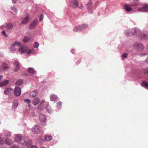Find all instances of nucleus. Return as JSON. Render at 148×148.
I'll return each mask as SVG.
<instances>
[{
	"label": "nucleus",
	"mask_w": 148,
	"mask_h": 148,
	"mask_svg": "<svg viewBox=\"0 0 148 148\" xmlns=\"http://www.w3.org/2000/svg\"><path fill=\"white\" fill-rule=\"evenodd\" d=\"M10 67V64L8 62H3L0 66V74L8 71Z\"/></svg>",
	"instance_id": "nucleus-1"
},
{
	"label": "nucleus",
	"mask_w": 148,
	"mask_h": 148,
	"mask_svg": "<svg viewBox=\"0 0 148 148\" xmlns=\"http://www.w3.org/2000/svg\"><path fill=\"white\" fill-rule=\"evenodd\" d=\"M25 137L20 134H17L15 138V141L18 144L23 145L25 142Z\"/></svg>",
	"instance_id": "nucleus-2"
},
{
	"label": "nucleus",
	"mask_w": 148,
	"mask_h": 148,
	"mask_svg": "<svg viewBox=\"0 0 148 148\" xmlns=\"http://www.w3.org/2000/svg\"><path fill=\"white\" fill-rule=\"evenodd\" d=\"M141 30L139 29L135 28L133 30L132 34L134 37H138L139 38L141 34Z\"/></svg>",
	"instance_id": "nucleus-3"
},
{
	"label": "nucleus",
	"mask_w": 148,
	"mask_h": 148,
	"mask_svg": "<svg viewBox=\"0 0 148 148\" xmlns=\"http://www.w3.org/2000/svg\"><path fill=\"white\" fill-rule=\"evenodd\" d=\"M132 44L131 42L130 41H126L123 44V48L125 51L128 52L129 51V49L131 47Z\"/></svg>",
	"instance_id": "nucleus-4"
},
{
	"label": "nucleus",
	"mask_w": 148,
	"mask_h": 148,
	"mask_svg": "<svg viewBox=\"0 0 148 148\" xmlns=\"http://www.w3.org/2000/svg\"><path fill=\"white\" fill-rule=\"evenodd\" d=\"M29 15L28 13H26L22 19V21L21 23L22 24H25L28 23L29 21Z\"/></svg>",
	"instance_id": "nucleus-5"
},
{
	"label": "nucleus",
	"mask_w": 148,
	"mask_h": 148,
	"mask_svg": "<svg viewBox=\"0 0 148 148\" xmlns=\"http://www.w3.org/2000/svg\"><path fill=\"white\" fill-rule=\"evenodd\" d=\"M134 48L139 51H141L144 49V47L142 43L139 42H136L134 45Z\"/></svg>",
	"instance_id": "nucleus-6"
},
{
	"label": "nucleus",
	"mask_w": 148,
	"mask_h": 148,
	"mask_svg": "<svg viewBox=\"0 0 148 148\" xmlns=\"http://www.w3.org/2000/svg\"><path fill=\"white\" fill-rule=\"evenodd\" d=\"M41 128L39 125H35L32 128V131L36 134L40 133Z\"/></svg>",
	"instance_id": "nucleus-7"
},
{
	"label": "nucleus",
	"mask_w": 148,
	"mask_h": 148,
	"mask_svg": "<svg viewBox=\"0 0 148 148\" xmlns=\"http://www.w3.org/2000/svg\"><path fill=\"white\" fill-rule=\"evenodd\" d=\"M13 64L14 67V71L15 72L17 71L20 69V64L18 61L15 60Z\"/></svg>",
	"instance_id": "nucleus-8"
},
{
	"label": "nucleus",
	"mask_w": 148,
	"mask_h": 148,
	"mask_svg": "<svg viewBox=\"0 0 148 148\" xmlns=\"http://www.w3.org/2000/svg\"><path fill=\"white\" fill-rule=\"evenodd\" d=\"M39 119L42 125H46V118L45 115L44 114L40 115Z\"/></svg>",
	"instance_id": "nucleus-9"
},
{
	"label": "nucleus",
	"mask_w": 148,
	"mask_h": 148,
	"mask_svg": "<svg viewBox=\"0 0 148 148\" xmlns=\"http://www.w3.org/2000/svg\"><path fill=\"white\" fill-rule=\"evenodd\" d=\"M14 94L16 96H19L21 94V88L18 86L15 87L14 90Z\"/></svg>",
	"instance_id": "nucleus-10"
},
{
	"label": "nucleus",
	"mask_w": 148,
	"mask_h": 148,
	"mask_svg": "<svg viewBox=\"0 0 148 148\" xmlns=\"http://www.w3.org/2000/svg\"><path fill=\"white\" fill-rule=\"evenodd\" d=\"M38 22L37 19H34L31 23L29 26V28L31 29H34L37 25Z\"/></svg>",
	"instance_id": "nucleus-11"
},
{
	"label": "nucleus",
	"mask_w": 148,
	"mask_h": 148,
	"mask_svg": "<svg viewBox=\"0 0 148 148\" xmlns=\"http://www.w3.org/2000/svg\"><path fill=\"white\" fill-rule=\"evenodd\" d=\"M70 5L73 8L78 7V2L76 0H73L70 2Z\"/></svg>",
	"instance_id": "nucleus-12"
},
{
	"label": "nucleus",
	"mask_w": 148,
	"mask_h": 148,
	"mask_svg": "<svg viewBox=\"0 0 148 148\" xmlns=\"http://www.w3.org/2000/svg\"><path fill=\"white\" fill-rule=\"evenodd\" d=\"M25 142L23 145H25L27 148H29L32 145V140L30 139H26L25 138Z\"/></svg>",
	"instance_id": "nucleus-13"
},
{
	"label": "nucleus",
	"mask_w": 148,
	"mask_h": 148,
	"mask_svg": "<svg viewBox=\"0 0 148 148\" xmlns=\"http://www.w3.org/2000/svg\"><path fill=\"white\" fill-rule=\"evenodd\" d=\"M148 38V34L144 33L141 32L139 39L141 40H147Z\"/></svg>",
	"instance_id": "nucleus-14"
},
{
	"label": "nucleus",
	"mask_w": 148,
	"mask_h": 148,
	"mask_svg": "<svg viewBox=\"0 0 148 148\" xmlns=\"http://www.w3.org/2000/svg\"><path fill=\"white\" fill-rule=\"evenodd\" d=\"M27 50V47L26 46L24 45L19 49L18 51L20 53H23L25 52Z\"/></svg>",
	"instance_id": "nucleus-15"
},
{
	"label": "nucleus",
	"mask_w": 148,
	"mask_h": 148,
	"mask_svg": "<svg viewBox=\"0 0 148 148\" xmlns=\"http://www.w3.org/2000/svg\"><path fill=\"white\" fill-rule=\"evenodd\" d=\"M52 137L49 134L46 135L45 136V140L47 141H51L52 139Z\"/></svg>",
	"instance_id": "nucleus-16"
},
{
	"label": "nucleus",
	"mask_w": 148,
	"mask_h": 148,
	"mask_svg": "<svg viewBox=\"0 0 148 148\" xmlns=\"http://www.w3.org/2000/svg\"><path fill=\"white\" fill-rule=\"evenodd\" d=\"M138 10L140 12H144L148 11V6L140 8L138 9Z\"/></svg>",
	"instance_id": "nucleus-17"
},
{
	"label": "nucleus",
	"mask_w": 148,
	"mask_h": 148,
	"mask_svg": "<svg viewBox=\"0 0 148 148\" xmlns=\"http://www.w3.org/2000/svg\"><path fill=\"white\" fill-rule=\"evenodd\" d=\"M40 101V99L38 97H36L33 99L32 103L33 105L36 106L39 103Z\"/></svg>",
	"instance_id": "nucleus-18"
},
{
	"label": "nucleus",
	"mask_w": 148,
	"mask_h": 148,
	"mask_svg": "<svg viewBox=\"0 0 148 148\" xmlns=\"http://www.w3.org/2000/svg\"><path fill=\"white\" fill-rule=\"evenodd\" d=\"M15 45L14 44V43H13L10 46V50L11 52L13 53H14L15 52L16 49L15 48Z\"/></svg>",
	"instance_id": "nucleus-19"
},
{
	"label": "nucleus",
	"mask_w": 148,
	"mask_h": 148,
	"mask_svg": "<svg viewBox=\"0 0 148 148\" xmlns=\"http://www.w3.org/2000/svg\"><path fill=\"white\" fill-rule=\"evenodd\" d=\"M5 144L8 145H11L13 142V140L8 137L5 138Z\"/></svg>",
	"instance_id": "nucleus-20"
},
{
	"label": "nucleus",
	"mask_w": 148,
	"mask_h": 148,
	"mask_svg": "<svg viewBox=\"0 0 148 148\" xmlns=\"http://www.w3.org/2000/svg\"><path fill=\"white\" fill-rule=\"evenodd\" d=\"M57 98V96L54 94H51L50 96V100L51 101H56Z\"/></svg>",
	"instance_id": "nucleus-21"
},
{
	"label": "nucleus",
	"mask_w": 148,
	"mask_h": 148,
	"mask_svg": "<svg viewBox=\"0 0 148 148\" xmlns=\"http://www.w3.org/2000/svg\"><path fill=\"white\" fill-rule=\"evenodd\" d=\"M18 106V102L17 100H14L12 103V108L13 109H16Z\"/></svg>",
	"instance_id": "nucleus-22"
},
{
	"label": "nucleus",
	"mask_w": 148,
	"mask_h": 148,
	"mask_svg": "<svg viewBox=\"0 0 148 148\" xmlns=\"http://www.w3.org/2000/svg\"><path fill=\"white\" fill-rule=\"evenodd\" d=\"M38 94V92L37 90H35L31 92L30 93V96L33 97H34L37 96Z\"/></svg>",
	"instance_id": "nucleus-23"
},
{
	"label": "nucleus",
	"mask_w": 148,
	"mask_h": 148,
	"mask_svg": "<svg viewBox=\"0 0 148 148\" xmlns=\"http://www.w3.org/2000/svg\"><path fill=\"white\" fill-rule=\"evenodd\" d=\"M12 90H13L11 88H7L5 89L4 92L5 95H8L10 94Z\"/></svg>",
	"instance_id": "nucleus-24"
},
{
	"label": "nucleus",
	"mask_w": 148,
	"mask_h": 148,
	"mask_svg": "<svg viewBox=\"0 0 148 148\" xmlns=\"http://www.w3.org/2000/svg\"><path fill=\"white\" fill-rule=\"evenodd\" d=\"M13 27V24L10 23H8L5 26L6 29L8 30L11 29Z\"/></svg>",
	"instance_id": "nucleus-25"
},
{
	"label": "nucleus",
	"mask_w": 148,
	"mask_h": 148,
	"mask_svg": "<svg viewBox=\"0 0 148 148\" xmlns=\"http://www.w3.org/2000/svg\"><path fill=\"white\" fill-rule=\"evenodd\" d=\"M4 141L0 137V147L1 148H6L5 146L3 144Z\"/></svg>",
	"instance_id": "nucleus-26"
},
{
	"label": "nucleus",
	"mask_w": 148,
	"mask_h": 148,
	"mask_svg": "<svg viewBox=\"0 0 148 148\" xmlns=\"http://www.w3.org/2000/svg\"><path fill=\"white\" fill-rule=\"evenodd\" d=\"M81 30L82 31L84 29L88 26V25L87 24H83L79 26Z\"/></svg>",
	"instance_id": "nucleus-27"
},
{
	"label": "nucleus",
	"mask_w": 148,
	"mask_h": 148,
	"mask_svg": "<svg viewBox=\"0 0 148 148\" xmlns=\"http://www.w3.org/2000/svg\"><path fill=\"white\" fill-rule=\"evenodd\" d=\"M125 11L127 12H130L132 9V8L130 7L128 5L125 4Z\"/></svg>",
	"instance_id": "nucleus-28"
},
{
	"label": "nucleus",
	"mask_w": 148,
	"mask_h": 148,
	"mask_svg": "<svg viewBox=\"0 0 148 148\" xmlns=\"http://www.w3.org/2000/svg\"><path fill=\"white\" fill-rule=\"evenodd\" d=\"M28 72L33 75H34L35 73V72L34 69L33 68L29 67L27 70Z\"/></svg>",
	"instance_id": "nucleus-29"
},
{
	"label": "nucleus",
	"mask_w": 148,
	"mask_h": 148,
	"mask_svg": "<svg viewBox=\"0 0 148 148\" xmlns=\"http://www.w3.org/2000/svg\"><path fill=\"white\" fill-rule=\"evenodd\" d=\"M23 81L22 79H18L16 81L15 84L16 85L18 86H21L23 84Z\"/></svg>",
	"instance_id": "nucleus-30"
},
{
	"label": "nucleus",
	"mask_w": 148,
	"mask_h": 148,
	"mask_svg": "<svg viewBox=\"0 0 148 148\" xmlns=\"http://www.w3.org/2000/svg\"><path fill=\"white\" fill-rule=\"evenodd\" d=\"M46 106L45 104L40 103L38 107V109L39 110H43L45 107Z\"/></svg>",
	"instance_id": "nucleus-31"
},
{
	"label": "nucleus",
	"mask_w": 148,
	"mask_h": 148,
	"mask_svg": "<svg viewBox=\"0 0 148 148\" xmlns=\"http://www.w3.org/2000/svg\"><path fill=\"white\" fill-rule=\"evenodd\" d=\"M31 38L30 36H26L23 39V41L24 43H26L29 41L30 39Z\"/></svg>",
	"instance_id": "nucleus-32"
},
{
	"label": "nucleus",
	"mask_w": 148,
	"mask_h": 148,
	"mask_svg": "<svg viewBox=\"0 0 148 148\" xmlns=\"http://www.w3.org/2000/svg\"><path fill=\"white\" fill-rule=\"evenodd\" d=\"M9 83L8 80H5L0 83V86L2 87L7 85Z\"/></svg>",
	"instance_id": "nucleus-33"
},
{
	"label": "nucleus",
	"mask_w": 148,
	"mask_h": 148,
	"mask_svg": "<svg viewBox=\"0 0 148 148\" xmlns=\"http://www.w3.org/2000/svg\"><path fill=\"white\" fill-rule=\"evenodd\" d=\"M132 31L130 29H127L124 31L125 34L127 36H128L132 34Z\"/></svg>",
	"instance_id": "nucleus-34"
},
{
	"label": "nucleus",
	"mask_w": 148,
	"mask_h": 148,
	"mask_svg": "<svg viewBox=\"0 0 148 148\" xmlns=\"http://www.w3.org/2000/svg\"><path fill=\"white\" fill-rule=\"evenodd\" d=\"M46 109L48 113L49 114H51L53 112V110L49 106H47Z\"/></svg>",
	"instance_id": "nucleus-35"
},
{
	"label": "nucleus",
	"mask_w": 148,
	"mask_h": 148,
	"mask_svg": "<svg viewBox=\"0 0 148 148\" xmlns=\"http://www.w3.org/2000/svg\"><path fill=\"white\" fill-rule=\"evenodd\" d=\"M56 107L59 109H61L62 107V102L61 101H59L56 103Z\"/></svg>",
	"instance_id": "nucleus-36"
},
{
	"label": "nucleus",
	"mask_w": 148,
	"mask_h": 148,
	"mask_svg": "<svg viewBox=\"0 0 148 148\" xmlns=\"http://www.w3.org/2000/svg\"><path fill=\"white\" fill-rule=\"evenodd\" d=\"M141 86L145 88H148V83L145 82H143L141 84Z\"/></svg>",
	"instance_id": "nucleus-37"
},
{
	"label": "nucleus",
	"mask_w": 148,
	"mask_h": 148,
	"mask_svg": "<svg viewBox=\"0 0 148 148\" xmlns=\"http://www.w3.org/2000/svg\"><path fill=\"white\" fill-rule=\"evenodd\" d=\"M73 30V32H78L81 31L79 26L75 27Z\"/></svg>",
	"instance_id": "nucleus-38"
},
{
	"label": "nucleus",
	"mask_w": 148,
	"mask_h": 148,
	"mask_svg": "<svg viewBox=\"0 0 148 148\" xmlns=\"http://www.w3.org/2000/svg\"><path fill=\"white\" fill-rule=\"evenodd\" d=\"M24 102L26 104H27L28 106L29 107L30 106V103L31 102V101L30 99H25L24 100Z\"/></svg>",
	"instance_id": "nucleus-39"
},
{
	"label": "nucleus",
	"mask_w": 148,
	"mask_h": 148,
	"mask_svg": "<svg viewBox=\"0 0 148 148\" xmlns=\"http://www.w3.org/2000/svg\"><path fill=\"white\" fill-rule=\"evenodd\" d=\"M86 6L87 10H88V9H90L92 8V3L91 2H89L87 4Z\"/></svg>",
	"instance_id": "nucleus-40"
},
{
	"label": "nucleus",
	"mask_w": 148,
	"mask_h": 148,
	"mask_svg": "<svg viewBox=\"0 0 148 148\" xmlns=\"http://www.w3.org/2000/svg\"><path fill=\"white\" fill-rule=\"evenodd\" d=\"M128 55L127 53H123L121 55V57L122 58H126Z\"/></svg>",
	"instance_id": "nucleus-41"
},
{
	"label": "nucleus",
	"mask_w": 148,
	"mask_h": 148,
	"mask_svg": "<svg viewBox=\"0 0 148 148\" xmlns=\"http://www.w3.org/2000/svg\"><path fill=\"white\" fill-rule=\"evenodd\" d=\"M39 46V44L37 42H35L34 45V47L36 49L38 48Z\"/></svg>",
	"instance_id": "nucleus-42"
},
{
	"label": "nucleus",
	"mask_w": 148,
	"mask_h": 148,
	"mask_svg": "<svg viewBox=\"0 0 148 148\" xmlns=\"http://www.w3.org/2000/svg\"><path fill=\"white\" fill-rule=\"evenodd\" d=\"M32 53L33 55H35L37 53V51L36 50L34 49V48H33L32 49Z\"/></svg>",
	"instance_id": "nucleus-43"
},
{
	"label": "nucleus",
	"mask_w": 148,
	"mask_h": 148,
	"mask_svg": "<svg viewBox=\"0 0 148 148\" xmlns=\"http://www.w3.org/2000/svg\"><path fill=\"white\" fill-rule=\"evenodd\" d=\"M15 45H17L18 47H20L21 46V43L20 42H18L17 41H15L13 43Z\"/></svg>",
	"instance_id": "nucleus-44"
},
{
	"label": "nucleus",
	"mask_w": 148,
	"mask_h": 148,
	"mask_svg": "<svg viewBox=\"0 0 148 148\" xmlns=\"http://www.w3.org/2000/svg\"><path fill=\"white\" fill-rule=\"evenodd\" d=\"M38 142L40 143V144H42L43 142V140L42 138L40 137L38 139Z\"/></svg>",
	"instance_id": "nucleus-45"
},
{
	"label": "nucleus",
	"mask_w": 148,
	"mask_h": 148,
	"mask_svg": "<svg viewBox=\"0 0 148 148\" xmlns=\"http://www.w3.org/2000/svg\"><path fill=\"white\" fill-rule=\"evenodd\" d=\"M44 16V14L42 13L39 16V21H41L42 20Z\"/></svg>",
	"instance_id": "nucleus-46"
},
{
	"label": "nucleus",
	"mask_w": 148,
	"mask_h": 148,
	"mask_svg": "<svg viewBox=\"0 0 148 148\" xmlns=\"http://www.w3.org/2000/svg\"><path fill=\"white\" fill-rule=\"evenodd\" d=\"M11 9L13 10L15 13L16 14L17 13V9L15 7H14V6H13V7H11Z\"/></svg>",
	"instance_id": "nucleus-47"
},
{
	"label": "nucleus",
	"mask_w": 148,
	"mask_h": 148,
	"mask_svg": "<svg viewBox=\"0 0 148 148\" xmlns=\"http://www.w3.org/2000/svg\"><path fill=\"white\" fill-rule=\"evenodd\" d=\"M144 73L148 74V68H145L142 70Z\"/></svg>",
	"instance_id": "nucleus-48"
},
{
	"label": "nucleus",
	"mask_w": 148,
	"mask_h": 148,
	"mask_svg": "<svg viewBox=\"0 0 148 148\" xmlns=\"http://www.w3.org/2000/svg\"><path fill=\"white\" fill-rule=\"evenodd\" d=\"M144 5H143L141 4L140 3H138L134 4V6H141Z\"/></svg>",
	"instance_id": "nucleus-49"
},
{
	"label": "nucleus",
	"mask_w": 148,
	"mask_h": 148,
	"mask_svg": "<svg viewBox=\"0 0 148 148\" xmlns=\"http://www.w3.org/2000/svg\"><path fill=\"white\" fill-rule=\"evenodd\" d=\"M5 135L7 136H10L11 135V133L9 132H6L5 133Z\"/></svg>",
	"instance_id": "nucleus-50"
},
{
	"label": "nucleus",
	"mask_w": 148,
	"mask_h": 148,
	"mask_svg": "<svg viewBox=\"0 0 148 148\" xmlns=\"http://www.w3.org/2000/svg\"><path fill=\"white\" fill-rule=\"evenodd\" d=\"M88 10L90 14H93V12L92 10V8L90 9H88Z\"/></svg>",
	"instance_id": "nucleus-51"
},
{
	"label": "nucleus",
	"mask_w": 148,
	"mask_h": 148,
	"mask_svg": "<svg viewBox=\"0 0 148 148\" xmlns=\"http://www.w3.org/2000/svg\"><path fill=\"white\" fill-rule=\"evenodd\" d=\"M10 148H18V146L15 145H13L10 146Z\"/></svg>",
	"instance_id": "nucleus-52"
},
{
	"label": "nucleus",
	"mask_w": 148,
	"mask_h": 148,
	"mask_svg": "<svg viewBox=\"0 0 148 148\" xmlns=\"http://www.w3.org/2000/svg\"><path fill=\"white\" fill-rule=\"evenodd\" d=\"M2 35L3 36H5V37H7V34L6 33L5 31H3L2 32Z\"/></svg>",
	"instance_id": "nucleus-53"
},
{
	"label": "nucleus",
	"mask_w": 148,
	"mask_h": 148,
	"mask_svg": "<svg viewBox=\"0 0 148 148\" xmlns=\"http://www.w3.org/2000/svg\"><path fill=\"white\" fill-rule=\"evenodd\" d=\"M31 53H32V49H29L27 52V54H29Z\"/></svg>",
	"instance_id": "nucleus-54"
},
{
	"label": "nucleus",
	"mask_w": 148,
	"mask_h": 148,
	"mask_svg": "<svg viewBox=\"0 0 148 148\" xmlns=\"http://www.w3.org/2000/svg\"><path fill=\"white\" fill-rule=\"evenodd\" d=\"M29 148H37V147L36 146L32 145Z\"/></svg>",
	"instance_id": "nucleus-55"
},
{
	"label": "nucleus",
	"mask_w": 148,
	"mask_h": 148,
	"mask_svg": "<svg viewBox=\"0 0 148 148\" xmlns=\"http://www.w3.org/2000/svg\"><path fill=\"white\" fill-rule=\"evenodd\" d=\"M45 100L43 99L41 101L40 103L45 104Z\"/></svg>",
	"instance_id": "nucleus-56"
},
{
	"label": "nucleus",
	"mask_w": 148,
	"mask_h": 148,
	"mask_svg": "<svg viewBox=\"0 0 148 148\" xmlns=\"http://www.w3.org/2000/svg\"><path fill=\"white\" fill-rule=\"evenodd\" d=\"M4 56L3 54L2 53H0V57L3 58L4 57Z\"/></svg>",
	"instance_id": "nucleus-57"
},
{
	"label": "nucleus",
	"mask_w": 148,
	"mask_h": 148,
	"mask_svg": "<svg viewBox=\"0 0 148 148\" xmlns=\"http://www.w3.org/2000/svg\"><path fill=\"white\" fill-rule=\"evenodd\" d=\"M145 62H146L147 64H148V56L147 58V59L145 60Z\"/></svg>",
	"instance_id": "nucleus-58"
},
{
	"label": "nucleus",
	"mask_w": 148,
	"mask_h": 148,
	"mask_svg": "<svg viewBox=\"0 0 148 148\" xmlns=\"http://www.w3.org/2000/svg\"><path fill=\"white\" fill-rule=\"evenodd\" d=\"M147 53H141V56H145V55H147Z\"/></svg>",
	"instance_id": "nucleus-59"
},
{
	"label": "nucleus",
	"mask_w": 148,
	"mask_h": 148,
	"mask_svg": "<svg viewBox=\"0 0 148 148\" xmlns=\"http://www.w3.org/2000/svg\"><path fill=\"white\" fill-rule=\"evenodd\" d=\"M17 0H12L13 3H15Z\"/></svg>",
	"instance_id": "nucleus-60"
},
{
	"label": "nucleus",
	"mask_w": 148,
	"mask_h": 148,
	"mask_svg": "<svg viewBox=\"0 0 148 148\" xmlns=\"http://www.w3.org/2000/svg\"><path fill=\"white\" fill-rule=\"evenodd\" d=\"M78 7L79 9H82L83 7V5L82 4H81V5L79 7L78 6Z\"/></svg>",
	"instance_id": "nucleus-61"
},
{
	"label": "nucleus",
	"mask_w": 148,
	"mask_h": 148,
	"mask_svg": "<svg viewBox=\"0 0 148 148\" xmlns=\"http://www.w3.org/2000/svg\"><path fill=\"white\" fill-rule=\"evenodd\" d=\"M71 52L72 53H74V49H71Z\"/></svg>",
	"instance_id": "nucleus-62"
},
{
	"label": "nucleus",
	"mask_w": 148,
	"mask_h": 148,
	"mask_svg": "<svg viewBox=\"0 0 148 148\" xmlns=\"http://www.w3.org/2000/svg\"><path fill=\"white\" fill-rule=\"evenodd\" d=\"M80 62V61L79 60V61H77V62H76V64H79V62Z\"/></svg>",
	"instance_id": "nucleus-63"
},
{
	"label": "nucleus",
	"mask_w": 148,
	"mask_h": 148,
	"mask_svg": "<svg viewBox=\"0 0 148 148\" xmlns=\"http://www.w3.org/2000/svg\"><path fill=\"white\" fill-rule=\"evenodd\" d=\"M40 148H46L45 147L42 146V147H41Z\"/></svg>",
	"instance_id": "nucleus-64"
}]
</instances>
